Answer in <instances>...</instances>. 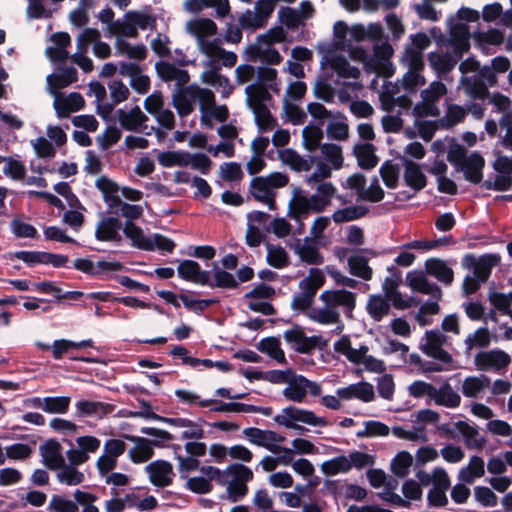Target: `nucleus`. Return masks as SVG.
Masks as SVG:
<instances>
[{
  "instance_id": "f257e3e1",
  "label": "nucleus",
  "mask_w": 512,
  "mask_h": 512,
  "mask_svg": "<svg viewBox=\"0 0 512 512\" xmlns=\"http://www.w3.org/2000/svg\"><path fill=\"white\" fill-rule=\"evenodd\" d=\"M235 81L238 85L250 83L245 88V102L254 115L259 132H270L277 128L278 122L268 108L271 91L280 92V82L276 69L250 64L239 65L235 69Z\"/></svg>"
},
{
  "instance_id": "f03ea898",
  "label": "nucleus",
  "mask_w": 512,
  "mask_h": 512,
  "mask_svg": "<svg viewBox=\"0 0 512 512\" xmlns=\"http://www.w3.org/2000/svg\"><path fill=\"white\" fill-rule=\"evenodd\" d=\"M319 305L307 312L308 318L321 325H335L337 334L344 330L341 312L347 317H353L356 308L357 296L354 292L340 289H327L319 295Z\"/></svg>"
},
{
  "instance_id": "7ed1b4c3",
  "label": "nucleus",
  "mask_w": 512,
  "mask_h": 512,
  "mask_svg": "<svg viewBox=\"0 0 512 512\" xmlns=\"http://www.w3.org/2000/svg\"><path fill=\"white\" fill-rule=\"evenodd\" d=\"M185 31L196 39L199 51L208 57L211 64L222 62L225 67H233L237 62L234 52L222 48L218 39H210L217 34L218 27L210 18H193L186 22Z\"/></svg>"
},
{
  "instance_id": "20e7f679",
  "label": "nucleus",
  "mask_w": 512,
  "mask_h": 512,
  "mask_svg": "<svg viewBox=\"0 0 512 512\" xmlns=\"http://www.w3.org/2000/svg\"><path fill=\"white\" fill-rule=\"evenodd\" d=\"M187 92L198 103L200 110V123L213 128V120L224 123L229 118V109L226 105H216V97L212 90L196 84L187 86Z\"/></svg>"
},
{
  "instance_id": "39448f33",
  "label": "nucleus",
  "mask_w": 512,
  "mask_h": 512,
  "mask_svg": "<svg viewBox=\"0 0 512 512\" xmlns=\"http://www.w3.org/2000/svg\"><path fill=\"white\" fill-rule=\"evenodd\" d=\"M334 36L339 40L334 43V49H327L322 57L321 63L329 66L337 73L339 77L346 79H357L360 76V70L350 65L348 60L343 56L337 54L336 50L343 46L342 40L347 33V26L343 22H337L333 28Z\"/></svg>"
},
{
  "instance_id": "423d86ee",
  "label": "nucleus",
  "mask_w": 512,
  "mask_h": 512,
  "mask_svg": "<svg viewBox=\"0 0 512 512\" xmlns=\"http://www.w3.org/2000/svg\"><path fill=\"white\" fill-rule=\"evenodd\" d=\"M289 182L287 174L273 172L265 177H255L250 182V193L255 200L264 203L270 210L276 209V190Z\"/></svg>"
},
{
  "instance_id": "0eeeda50",
  "label": "nucleus",
  "mask_w": 512,
  "mask_h": 512,
  "mask_svg": "<svg viewBox=\"0 0 512 512\" xmlns=\"http://www.w3.org/2000/svg\"><path fill=\"white\" fill-rule=\"evenodd\" d=\"M326 278L323 270L311 268L300 282V292L296 294L291 302V307L297 311H309L317 291L325 284Z\"/></svg>"
},
{
  "instance_id": "6e6552de",
  "label": "nucleus",
  "mask_w": 512,
  "mask_h": 512,
  "mask_svg": "<svg viewBox=\"0 0 512 512\" xmlns=\"http://www.w3.org/2000/svg\"><path fill=\"white\" fill-rule=\"evenodd\" d=\"M320 150V157L313 159L316 169L312 172V180L330 178L334 170H340L344 165L343 150L335 143H323Z\"/></svg>"
},
{
  "instance_id": "1a4fd4ad",
  "label": "nucleus",
  "mask_w": 512,
  "mask_h": 512,
  "mask_svg": "<svg viewBox=\"0 0 512 512\" xmlns=\"http://www.w3.org/2000/svg\"><path fill=\"white\" fill-rule=\"evenodd\" d=\"M448 88L441 81L431 82L420 92L421 101L412 110L415 117H438L441 113L438 102L447 95Z\"/></svg>"
},
{
  "instance_id": "9d476101",
  "label": "nucleus",
  "mask_w": 512,
  "mask_h": 512,
  "mask_svg": "<svg viewBox=\"0 0 512 512\" xmlns=\"http://www.w3.org/2000/svg\"><path fill=\"white\" fill-rule=\"evenodd\" d=\"M497 83V78L488 66L482 67L477 74L461 76L459 88L472 99H485L489 92L488 87Z\"/></svg>"
},
{
  "instance_id": "9b49d317",
  "label": "nucleus",
  "mask_w": 512,
  "mask_h": 512,
  "mask_svg": "<svg viewBox=\"0 0 512 512\" xmlns=\"http://www.w3.org/2000/svg\"><path fill=\"white\" fill-rule=\"evenodd\" d=\"M254 477L253 471L242 464H234L225 470V479L229 499L237 502L248 493L247 483Z\"/></svg>"
},
{
  "instance_id": "f8f14e48",
  "label": "nucleus",
  "mask_w": 512,
  "mask_h": 512,
  "mask_svg": "<svg viewBox=\"0 0 512 512\" xmlns=\"http://www.w3.org/2000/svg\"><path fill=\"white\" fill-rule=\"evenodd\" d=\"M274 421L281 426L290 429H300L303 427L297 425V422L312 426H326L328 422L323 417L316 416L312 411L298 408L296 406H288L280 411L275 417Z\"/></svg>"
},
{
  "instance_id": "ddd939ff",
  "label": "nucleus",
  "mask_w": 512,
  "mask_h": 512,
  "mask_svg": "<svg viewBox=\"0 0 512 512\" xmlns=\"http://www.w3.org/2000/svg\"><path fill=\"white\" fill-rule=\"evenodd\" d=\"M310 212L321 213L322 211L316 202H314L312 196H307L299 187L294 188L292 198L288 203L287 216L299 224L297 229L298 234L303 233V219H305Z\"/></svg>"
},
{
  "instance_id": "4468645a",
  "label": "nucleus",
  "mask_w": 512,
  "mask_h": 512,
  "mask_svg": "<svg viewBox=\"0 0 512 512\" xmlns=\"http://www.w3.org/2000/svg\"><path fill=\"white\" fill-rule=\"evenodd\" d=\"M322 392L321 385L317 382L310 381L302 375H297L295 372L289 378L286 387L283 389V396L291 402L302 403L307 393L311 396H320Z\"/></svg>"
},
{
  "instance_id": "2eb2a0df",
  "label": "nucleus",
  "mask_w": 512,
  "mask_h": 512,
  "mask_svg": "<svg viewBox=\"0 0 512 512\" xmlns=\"http://www.w3.org/2000/svg\"><path fill=\"white\" fill-rule=\"evenodd\" d=\"M402 62L407 67V71L402 76L401 85L406 91L416 92L418 87L426 83L423 75L424 60L419 58L418 52L409 51L407 57H402Z\"/></svg>"
},
{
  "instance_id": "dca6fc26",
  "label": "nucleus",
  "mask_w": 512,
  "mask_h": 512,
  "mask_svg": "<svg viewBox=\"0 0 512 512\" xmlns=\"http://www.w3.org/2000/svg\"><path fill=\"white\" fill-rule=\"evenodd\" d=\"M448 337L439 330H429L425 332L424 342L420 345L421 351L440 361L442 364L449 365L453 362L452 355L446 351L443 346L447 345Z\"/></svg>"
},
{
  "instance_id": "f3484780",
  "label": "nucleus",
  "mask_w": 512,
  "mask_h": 512,
  "mask_svg": "<svg viewBox=\"0 0 512 512\" xmlns=\"http://www.w3.org/2000/svg\"><path fill=\"white\" fill-rule=\"evenodd\" d=\"M489 102L495 107L497 112L502 113V117L499 120V127L504 131L501 143L505 148L512 151V102L501 93L492 94Z\"/></svg>"
},
{
  "instance_id": "a211bd4d",
  "label": "nucleus",
  "mask_w": 512,
  "mask_h": 512,
  "mask_svg": "<svg viewBox=\"0 0 512 512\" xmlns=\"http://www.w3.org/2000/svg\"><path fill=\"white\" fill-rule=\"evenodd\" d=\"M393 49L388 43L377 44L373 48V55L369 56L367 71L375 72L382 77H391L394 74V68L390 61Z\"/></svg>"
},
{
  "instance_id": "6ab92c4d",
  "label": "nucleus",
  "mask_w": 512,
  "mask_h": 512,
  "mask_svg": "<svg viewBox=\"0 0 512 512\" xmlns=\"http://www.w3.org/2000/svg\"><path fill=\"white\" fill-rule=\"evenodd\" d=\"M510 363V355L500 349L480 352L474 358L475 367L479 371H500L506 369Z\"/></svg>"
},
{
  "instance_id": "aec40b11",
  "label": "nucleus",
  "mask_w": 512,
  "mask_h": 512,
  "mask_svg": "<svg viewBox=\"0 0 512 512\" xmlns=\"http://www.w3.org/2000/svg\"><path fill=\"white\" fill-rule=\"evenodd\" d=\"M244 53L251 61H261L268 65H278L282 62V56L273 45L261 41L259 37L245 48Z\"/></svg>"
},
{
  "instance_id": "412c9836",
  "label": "nucleus",
  "mask_w": 512,
  "mask_h": 512,
  "mask_svg": "<svg viewBox=\"0 0 512 512\" xmlns=\"http://www.w3.org/2000/svg\"><path fill=\"white\" fill-rule=\"evenodd\" d=\"M289 247L302 262L308 265H321L324 262L323 255L309 237L304 239L296 238L289 244Z\"/></svg>"
},
{
  "instance_id": "4be33fe9",
  "label": "nucleus",
  "mask_w": 512,
  "mask_h": 512,
  "mask_svg": "<svg viewBox=\"0 0 512 512\" xmlns=\"http://www.w3.org/2000/svg\"><path fill=\"white\" fill-rule=\"evenodd\" d=\"M312 173L305 178V182L308 186L315 189L316 193L311 196L314 202L318 205L320 210L323 212L330 204L332 199L337 193V188L332 182L325 181L327 178H321L319 180H312Z\"/></svg>"
},
{
  "instance_id": "5701e85b",
  "label": "nucleus",
  "mask_w": 512,
  "mask_h": 512,
  "mask_svg": "<svg viewBox=\"0 0 512 512\" xmlns=\"http://www.w3.org/2000/svg\"><path fill=\"white\" fill-rule=\"evenodd\" d=\"M244 436L250 443L263 447L272 452L277 444L285 441V437L272 430H262L255 427L246 428Z\"/></svg>"
},
{
  "instance_id": "b1692460",
  "label": "nucleus",
  "mask_w": 512,
  "mask_h": 512,
  "mask_svg": "<svg viewBox=\"0 0 512 512\" xmlns=\"http://www.w3.org/2000/svg\"><path fill=\"white\" fill-rule=\"evenodd\" d=\"M206 8L215 9L218 18H225L231 12L229 0H185L183 10L189 14H199Z\"/></svg>"
},
{
  "instance_id": "393cba45",
  "label": "nucleus",
  "mask_w": 512,
  "mask_h": 512,
  "mask_svg": "<svg viewBox=\"0 0 512 512\" xmlns=\"http://www.w3.org/2000/svg\"><path fill=\"white\" fill-rule=\"evenodd\" d=\"M336 393L343 401L357 399L359 401L369 403L375 400L374 386L365 381L341 387L336 390Z\"/></svg>"
},
{
  "instance_id": "a878e982",
  "label": "nucleus",
  "mask_w": 512,
  "mask_h": 512,
  "mask_svg": "<svg viewBox=\"0 0 512 512\" xmlns=\"http://www.w3.org/2000/svg\"><path fill=\"white\" fill-rule=\"evenodd\" d=\"M74 268L91 276H100L107 272H118L123 270L122 263L117 261H99L94 263L87 258H78L73 263Z\"/></svg>"
},
{
  "instance_id": "bb28decb",
  "label": "nucleus",
  "mask_w": 512,
  "mask_h": 512,
  "mask_svg": "<svg viewBox=\"0 0 512 512\" xmlns=\"http://www.w3.org/2000/svg\"><path fill=\"white\" fill-rule=\"evenodd\" d=\"M150 481L158 487H165L172 483L174 472L172 464L164 460H156L146 466Z\"/></svg>"
},
{
  "instance_id": "cd10ccee",
  "label": "nucleus",
  "mask_w": 512,
  "mask_h": 512,
  "mask_svg": "<svg viewBox=\"0 0 512 512\" xmlns=\"http://www.w3.org/2000/svg\"><path fill=\"white\" fill-rule=\"evenodd\" d=\"M117 116L120 125L125 130L139 132L147 129L145 123L148 121V117L139 106H134L130 110L120 109Z\"/></svg>"
},
{
  "instance_id": "c85d7f7f",
  "label": "nucleus",
  "mask_w": 512,
  "mask_h": 512,
  "mask_svg": "<svg viewBox=\"0 0 512 512\" xmlns=\"http://www.w3.org/2000/svg\"><path fill=\"white\" fill-rule=\"evenodd\" d=\"M77 81V71L74 67H67L61 69L57 73H53L47 76V89L49 93L56 97V95H61V89H64L71 85L72 83Z\"/></svg>"
},
{
  "instance_id": "c756f323",
  "label": "nucleus",
  "mask_w": 512,
  "mask_h": 512,
  "mask_svg": "<svg viewBox=\"0 0 512 512\" xmlns=\"http://www.w3.org/2000/svg\"><path fill=\"white\" fill-rule=\"evenodd\" d=\"M85 105L84 98L80 93L73 92L69 95H56L53 107L59 117H68L71 113L79 111Z\"/></svg>"
},
{
  "instance_id": "7c9ffc66",
  "label": "nucleus",
  "mask_w": 512,
  "mask_h": 512,
  "mask_svg": "<svg viewBox=\"0 0 512 512\" xmlns=\"http://www.w3.org/2000/svg\"><path fill=\"white\" fill-rule=\"evenodd\" d=\"M101 34L97 29L87 28L78 36L77 43L81 46L93 44V53L100 59H106L111 55V47L100 40Z\"/></svg>"
},
{
  "instance_id": "2f4dec72",
  "label": "nucleus",
  "mask_w": 512,
  "mask_h": 512,
  "mask_svg": "<svg viewBox=\"0 0 512 512\" xmlns=\"http://www.w3.org/2000/svg\"><path fill=\"white\" fill-rule=\"evenodd\" d=\"M407 285L414 291L430 295L439 300L442 296V291L434 283H431L423 272L413 271L409 272L406 276Z\"/></svg>"
},
{
  "instance_id": "473e14b6",
  "label": "nucleus",
  "mask_w": 512,
  "mask_h": 512,
  "mask_svg": "<svg viewBox=\"0 0 512 512\" xmlns=\"http://www.w3.org/2000/svg\"><path fill=\"white\" fill-rule=\"evenodd\" d=\"M155 68L158 76L163 81H174L178 89H181L190 80L188 72L176 67L174 64L161 61L156 63Z\"/></svg>"
},
{
  "instance_id": "72a5a7b5",
  "label": "nucleus",
  "mask_w": 512,
  "mask_h": 512,
  "mask_svg": "<svg viewBox=\"0 0 512 512\" xmlns=\"http://www.w3.org/2000/svg\"><path fill=\"white\" fill-rule=\"evenodd\" d=\"M178 274L181 278L196 284L212 285L209 272L201 270L200 265L192 260L180 262Z\"/></svg>"
},
{
  "instance_id": "f704fd0d",
  "label": "nucleus",
  "mask_w": 512,
  "mask_h": 512,
  "mask_svg": "<svg viewBox=\"0 0 512 512\" xmlns=\"http://www.w3.org/2000/svg\"><path fill=\"white\" fill-rule=\"evenodd\" d=\"M62 449L61 444L56 440H48L40 446L43 463L47 468L57 470L63 466L65 459Z\"/></svg>"
},
{
  "instance_id": "c9c22d12",
  "label": "nucleus",
  "mask_w": 512,
  "mask_h": 512,
  "mask_svg": "<svg viewBox=\"0 0 512 512\" xmlns=\"http://www.w3.org/2000/svg\"><path fill=\"white\" fill-rule=\"evenodd\" d=\"M484 165L483 157L477 153L466 156L459 162L460 170L464 173L466 180L472 183H479L482 180Z\"/></svg>"
},
{
  "instance_id": "e433bc0d",
  "label": "nucleus",
  "mask_w": 512,
  "mask_h": 512,
  "mask_svg": "<svg viewBox=\"0 0 512 512\" xmlns=\"http://www.w3.org/2000/svg\"><path fill=\"white\" fill-rule=\"evenodd\" d=\"M121 221L114 217H107L98 222L95 229V237L100 241L120 242Z\"/></svg>"
},
{
  "instance_id": "4c0bfd02",
  "label": "nucleus",
  "mask_w": 512,
  "mask_h": 512,
  "mask_svg": "<svg viewBox=\"0 0 512 512\" xmlns=\"http://www.w3.org/2000/svg\"><path fill=\"white\" fill-rule=\"evenodd\" d=\"M403 166V179L405 184L415 191L424 189L427 184V178L423 173L421 166L416 162L407 159H404Z\"/></svg>"
},
{
  "instance_id": "58836bf2",
  "label": "nucleus",
  "mask_w": 512,
  "mask_h": 512,
  "mask_svg": "<svg viewBox=\"0 0 512 512\" xmlns=\"http://www.w3.org/2000/svg\"><path fill=\"white\" fill-rule=\"evenodd\" d=\"M284 339L300 353H308L316 346V339L306 337L303 329L299 326L286 330L284 332Z\"/></svg>"
},
{
  "instance_id": "ea45409f",
  "label": "nucleus",
  "mask_w": 512,
  "mask_h": 512,
  "mask_svg": "<svg viewBox=\"0 0 512 512\" xmlns=\"http://www.w3.org/2000/svg\"><path fill=\"white\" fill-rule=\"evenodd\" d=\"M490 386L491 380L484 374L469 376L463 380L461 392L467 398H479Z\"/></svg>"
},
{
  "instance_id": "a19ab883",
  "label": "nucleus",
  "mask_w": 512,
  "mask_h": 512,
  "mask_svg": "<svg viewBox=\"0 0 512 512\" xmlns=\"http://www.w3.org/2000/svg\"><path fill=\"white\" fill-rule=\"evenodd\" d=\"M455 428L462 435L464 444L468 449L482 450L484 448L486 440L475 426L465 421H458L455 423Z\"/></svg>"
},
{
  "instance_id": "79ce46f5",
  "label": "nucleus",
  "mask_w": 512,
  "mask_h": 512,
  "mask_svg": "<svg viewBox=\"0 0 512 512\" xmlns=\"http://www.w3.org/2000/svg\"><path fill=\"white\" fill-rule=\"evenodd\" d=\"M450 43L455 53L460 57L470 48L469 28L465 23H456L450 30Z\"/></svg>"
},
{
  "instance_id": "37998d69",
  "label": "nucleus",
  "mask_w": 512,
  "mask_h": 512,
  "mask_svg": "<svg viewBox=\"0 0 512 512\" xmlns=\"http://www.w3.org/2000/svg\"><path fill=\"white\" fill-rule=\"evenodd\" d=\"M427 274L435 277L444 285H450L454 280V272L447 263L439 258H431L425 262Z\"/></svg>"
},
{
  "instance_id": "c03bdc74",
  "label": "nucleus",
  "mask_w": 512,
  "mask_h": 512,
  "mask_svg": "<svg viewBox=\"0 0 512 512\" xmlns=\"http://www.w3.org/2000/svg\"><path fill=\"white\" fill-rule=\"evenodd\" d=\"M279 160L297 172H308L311 169V161L291 148L278 150Z\"/></svg>"
},
{
  "instance_id": "a18cd8bd",
  "label": "nucleus",
  "mask_w": 512,
  "mask_h": 512,
  "mask_svg": "<svg viewBox=\"0 0 512 512\" xmlns=\"http://www.w3.org/2000/svg\"><path fill=\"white\" fill-rule=\"evenodd\" d=\"M136 442V445L129 450V456L134 463H143L152 458L154 454L153 446H158V442L146 438L130 437Z\"/></svg>"
},
{
  "instance_id": "49530a36",
  "label": "nucleus",
  "mask_w": 512,
  "mask_h": 512,
  "mask_svg": "<svg viewBox=\"0 0 512 512\" xmlns=\"http://www.w3.org/2000/svg\"><path fill=\"white\" fill-rule=\"evenodd\" d=\"M433 401L439 406L457 408L461 404V397L448 382H445L439 388L435 387Z\"/></svg>"
},
{
  "instance_id": "de8ad7c7",
  "label": "nucleus",
  "mask_w": 512,
  "mask_h": 512,
  "mask_svg": "<svg viewBox=\"0 0 512 512\" xmlns=\"http://www.w3.org/2000/svg\"><path fill=\"white\" fill-rule=\"evenodd\" d=\"M484 474V460L479 456H472L469 463L459 470L458 479L463 483L472 484L475 479L481 478Z\"/></svg>"
},
{
  "instance_id": "09e8293b",
  "label": "nucleus",
  "mask_w": 512,
  "mask_h": 512,
  "mask_svg": "<svg viewBox=\"0 0 512 512\" xmlns=\"http://www.w3.org/2000/svg\"><path fill=\"white\" fill-rule=\"evenodd\" d=\"M470 260L471 265L473 266L474 276L485 283L491 274V269L499 264L500 257L495 254H489L484 255L479 259L470 257Z\"/></svg>"
},
{
  "instance_id": "8fccbe9b",
  "label": "nucleus",
  "mask_w": 512,
  "mask_h": 512,
  "mask_svg": "<svg viewBox=\"0 0 512 512\" xmlns=\"http://www.w3.org/2000/svg\"><path fill=\"white\" fill-rule=\"evenodd\" d=\"M125 236L131 241L134 247L142 250L152 251L153 245L150 240L151 236H146L143 230L131 221H127L123 228Z\"/></svg>"
},
{
  "instance_id": "3c124183",
  "label": "nucleus",
  "mask_w": 512,
  "mask_h": 512,
  "mask_svg": "<svg viewBox=\"0 0 512 512\" xmlns=\"http://www.w3.org/2000/svg\"><path fill=\"white\" fill-rule=\"evenodd\" d=\"M369 259L362 253H356L348 258L347 265L351 275L363 280H371L373 271L369 266Z\"/></svg>"
},
{
  "instance_id": "603ef678",
  "label": "nucleus",
  "mask_w": 512,
  "mask_h": 512,
  "mask_svg": "<svg viewBox=\"0 0 512 512\" xmlns=\"http://www.w3.org/2000/svg\"><path fill=\"white\" fill-rule=\"evenodd\" d=\"M115 50L120 56H125L136 61H143L147 57V48L144 44L133 45L125 39H116Z\"/></svg>"
},
{
  "instance_id": "864d4df0",
  "label": "nucleus",
  "mask_w": 512,
  "mask_h": 512,
  "mask_svg": "<svg viewBox=\"0 0 512 512\" xmlns=\"http://www.w3.org/2000/svg\"><path fill=\"white\" fill-rule=\"evenodd\" d=\"M353 151L361 168L372 169L377 165L378 157L375 155V147L372 144H356Z\"/></svg>"
},
{
  "instance_id": "5fc2aeb1",
  "label": "nucleus",
  "mask_w": 512,
  "mask_h": 512,
  "mask_svg": "<svg viewBox=\"0 0 512 512\" xmlns=\"http://www.w3.org/2000/svg\"><path fill=\"white\" fill-rule=\"evenodd\" d=\"M368 211V208L363 205H351L335 210L331 218L334 223L342 224L363 218Z\"/></svg>"
},
{
  "instance_id": "6e6d98bb",
  "label": "nucleus",
  "mask_w": 512,
  "mask_h": 512,
  "mask_svg": "<svg viewBox=\"0 0 512 512\" xmlns=\"http://www.w3.org/2000/svg\"><path fill=\"white\" fill-rule=\"evenodd\" d=\"M390 303L382 295H371L366 304L369 316L375 321H381L389 315Z\"/></svg>"
},
{
  "instance_id": "4d7b16f0",
  "label": "nucleus",
  "mask_w": 512,
  "mask_h": 512,
  "mask_svg": "<svg viewBox=\"0 0 512 512\" xmlns=\"http://www.w3.org/2000/svg\"><path fill=\"white\" fill-rule=\"evenodd\" d=\"M324 137L323 130L317 125H307L302 130V145L310 153L321 147Z\"/></svg>"
},
{
  "instance_id": "13d9d810",
  "label": "nucleus",
  "mask_w": 512,
  "mask_h": 512,
  "mask_svg": "<svg viewBox=\"0 0 512 512\" xmlns=\"http://www.w3.org/2000/svg\"><path fill=\"white\" fill-rule=\"evenodd\" d=\"M267 262L276 269H282L290 264V256L286 249L279 244H266Z\"/></svg>"
},
{
  "instance_id": "bf43d9fd",
  "label": "nucleus",
  "mask_w": 512,
  "mask_h": 512,
  "mask_svg": "<svg viewBox=\"0 0 512 512\" xmlns=\"http://www.w3.org/2000/svg\"><path fill=\"white\" fill-rule=\"evenodd\" d=\"M107 30L110 34L116 36V39L137 38L139 35L138 30L134 28L126 14L122 19L108 25Z\"/></svg>"
},
{
  "instance_id": "052dcab7",
  "label": "nucleus",
  "mask_w": 512,
  "mask_h": 512,
  "mask_svg": "<svg viewBox=\"0 0 512 512\" xmlns=\"http://www.w3.org/2000/svg\"><path fill=\"white\" fill-rule=\"evenodd\" d=\"M321 472L326 476L346 474L351 471L347 455H340L324 461L320 466Z\"/></svg>"
},
{
  "instance_id": "680f3d73",
  "label": "nucleus",
  "mask_w": 512,
  "mask_h": 512,
  "mask_svg": "<svg viewBox=\"0 0 512 512\" xmlns=\"http://www.w3.org/2000/svg\"><path fill=\"white\" fill-rule=\"evenodd\" d=\"M77 413L81 417L85 416H102L111 411V406L103 402L80 400L76 403Z\"/></svg>"
},
{
  "instance_id": "e2e57ef3",
  "label": "nucleus",
  "mask_w": 512,
  "mask_h": 512,
  "mask_svg": "<svg viewBox=\"0 0 512 512\" xmlns=\"http://www.w3.org/2000/svg\"><path fill=\"white\" fill-rule=\"evenodd\" d=\"M57 470V480L67 486H76L83 483L85 480L84 474L73 465H67L64 463L63 466L59 467Z\"/></svg>"
},
{
  "instance_id": "0e129e2a",
  "label": "nucleus",
  "mask_w": 512,
  "mask_h": 512,
  "mask_svg": "<svg viewBox=\"0 0 512 512\" xmlns=\"http://www.w3.org/2000/svg\"><path fill=\"white\" fill-rule=\"evenodd\" d=\"M172 103L181 117L190 115L194 111V98L187 92V87L181 88L173 95Z\"/></svg>"
},
{
  "instance_id": "69168bd1",
  "label": "nucleus",
  "mask_w": 512,
  "mask_h": 512,
  "mask_svg": "<svg viewBox=\"0 0 512 512\" xmlns=\"http://www.w3.org/2000/svg\"><path fill=\"white\" fill-rule=\"evenodd\" d=\"M183 162L185 163L183 164V167L190 166L205 175L209 173L212 166L210 158L202 153L191 154L189 152H184Z\"/></svg>"
},
{
  "instance_id": "338daca9",
  "label": "nucleus",
  "mask_w": 512,
  "mask_h": 512,
  "mask_svg": "<svg viewBox=\"0 0 512 512\" xmlns=\"http://www.w3.org/2000/svg\"><path fill=\"white\" fill-rule=\"evenodd\" d=\"M428 60L431 67L439 74L450 72L457 63V59L453 56L442 53H430Z\"/></svg>"
},
{
  "instance_id": "774afa93",
  "label": "nucleus",
  "mask_w": 512,
  "mask_h": 512,
  "mask_svg": "<svg viewBox=\"0 0 512 512\" xmlns=\"http://www.w3.org/2000/svg\"><path fill=\"white\" fill-rule=\"evenodd\" d=\"M412 464L413 456L407 451H401L392 460L391 471L395 476L404 478L409 474Z\"/></svg>"
}]
</instances>
